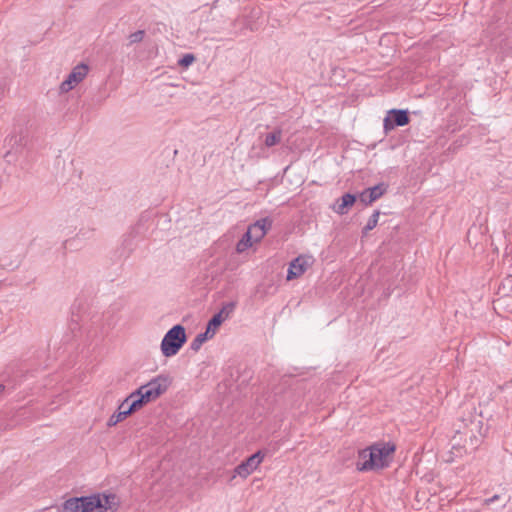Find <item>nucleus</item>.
<instances>
[{
  "instance_id": "1",
  "label": "nucleus",
  "mask_w": 512,
  "mask_h": 512,
  "mask_svg": "<svg viewBox=\"0 0 512 512\" xmlns=\"http://www.w3.org/2000/svg\"><path fill=\"white\" fill-rule=\"evenodd\" d=\"M118 500L114 494L74 497L63 503V512H114Z\"/></svg>"
},
{
  "instance_id": "2",
  "label": "nucleus",
  "mask_w": 512,
  "mask_h": 512,
  "mask_svg": "<svg viewBox=\"0 0 512 512\" xmlns=\"http://www.w3.org/2000/svg\"><path fill=\"white\" fill-rule=\"evenodd\" d=\"M395 446L389 443H378L359 452L357 469L359 471L380 470L390 463Z\"/></svg>"
},
{
  "instance_id": "3",
  "label": "nucleus",
  "mask_w": 512,
  "mask_h": 512,
  "mask_svg": "<svg viewBox=\"0 0 512 512\" xmlns=\"http://www.w3.org/2000/svg\"><path fill=\"white\" fill-rule=\"evenodd\" d=\"M185 328L178 324L169 329L164 335L160 349L163 356L169 358L175 356L186 343Z\"/></svg>"
},
{
  "instance_id": "4",
  "label": "nucleus",
  "mask_w": 512,
  "mask_h": 512,
  "mask_svg": "<svg viewBox=\"0 0 512 512\" xmlns=\"http://www.w3.org/2000/svg\"><path fill=\"white\" fill-rule=\"evenodd\" d=\"M89 67L87 64L80 63L76 65L67 75L66 79L60 84L59 92L61 94L68 93L77 87L87 77Z\"/></svg>"
},
{
  "instance_id": "5",
  "label": "nucleus",
  "mask_w": 512,
  "mask_h": 512,
  "mask_svg": "<svg viewBox=\"0 0 512 512\" xmlns=\"http://www.w3.org/2000/svg\"><path fill=\"white\" fill-rule=\"evenodd\" d=\"M314 263V259L310 255H299L294 260H292L289 264L287 270V280L290 281L292 279L298 278L303 275L308 268H310Z\"/></svg>"
},
{
  "instance_id": "6",
  "label": "nucleus",
  "mask_w": 512,
  "mask_h": 512,
  "mask_svg": "<svg viewBox=\"0 0 512 512\" xmlns=\"http://www.w3.org/2000/svg\"><path fill=\"white\" fill-rule=\"evenodd\" d=\"M265 454L262 451H257L248 457L245 461L240 463L234 469L235 475L240 476L241 478H247L250 474H252L262 463L264 460Z\"/></svg>"
},
{
  "instance_id": "7",
  "label": "nucleus",
  "mask_w": 512,
  "mask_h": 512,
  "mask_svg": "<svg viewBox=\"0 0 512 512\" xmlns=\"http://www.w3.org/2000/svg\"><path fill=\"white\" fill-rule=\"evenodd\" d=\"M409 123V116L407 111L391 109L387 112L383 121L385 132L393 130L397 126H405Z\"/></svg>"
},
{
  "instance_id": "8",
  "label": "nucleus",
  "mask_w": 512,
  "mask_h": 512,
  "mask_svg": "<svg viewBox=\"0 0 512 512\" xmlns=\"http://www.w3.org/2000/svg\"><path fill=\"white\" fill-rule=\"evenodd\" d=\"M272 223L273 221L269 217L259 219L248 227L246 233L255 243L259 242L270 230Z\"/></svg>"
},
{
  "instance_id": "9",
  "label": "nucleus",
  "mask_w": 512,
  "mask_h": 512,
  "mask_svg": "<svg viewBox=\"0 0 512 512\" xmlns=\"http://www.w3.org/2000/svg\"><path fill=\"white\" fill-rule=\"evenodd\" d=\"M170 384L171 381L168 376L158 375L146 383V387L149 388L157 398H159L167 391Z\"/></svg>"
},
{
  "instance_id": "10",
  "label": "nucleus",
  "mask_w": 512,
  "mask_h": 512,
  "mask_svg": "<svg viewBox=\"0 0 512 512\" xmlns=\"http://www.w3.org/2000/svg\"><path fill=\"white\" fill-rule=\"evenodd\" d=\"M356 201V197L353 194H344L333 206L332 209L339 215H344L348 212V209L353 206Z\"/></svg>"
},
{
  "instance_id": "11",
  "label": "nucleus",
  "mask_w": 512,
  "mask_h": 512,
  "mask_svg": "<svg viewBox=\"0 0 512 512\" xmlns=\"http://www.w3.org/2000/svg\"><path fill=\"white\" fill-rule=\"evenodd\" d=\"M132 394L141 407L157 399L151 390L146 387V384L141 385L137 390L132 392Z\"/></svg>"
},
{
  "instance_id": "12",
  "label": "nucleus",
  "mask_w": 512,
  "mask_h": 512,
  "mask_svg": "<svg viewBox=\"0 0 512 512\" xmlns=\"http://www.w3.org/2000/svg\"><path fill=\"white\" fill-rule=\"evenodd\" d=\"M140 408L141 406L139 405V403L137 402L132 393L127 398H125L124 401L118 406V410L122 411L123 414L126 415V417Z\"/></svg>"
},
{
  "instance_id": "13",
  "label": "nucleus",
  "mask_w": 512,
  "mask_h": 512,
  "mask_svg": "<svg viewBox=\"0 0 512 512\" xmlns=\"http://www.w3.org/2000/svg\"><path fill=\"white\" fill-rule=\"evenodd\" d=\"M281 138H282V130L275 129L273 132L268 133L265 136V140H264L265 146L269 147V148L273 147L280 143Z\"/></svg>"
},
{
  "instance_id": "14",
  "label": "nucleus",
  "mask_w": 512,
  "mask_h": 512,
  "mask_svg": "<svg viewBox=\"0 0 512 512\" xmlns=\"http://www.w3.org/2000/svg\"><path fill=\"white\" fill-rule=\"evenodd\" d=\"M235 307H236L235 302L224 303L222 308L220 309V311L217 314H215L214 316H220V320H221V322H223L232 315V313L235 310Z\"/></svg>"
},
{
  "instance_id": "15",
  "label": "nucleus",
  "mask_w": 512,
  "mask_h": 512,
  "mask_svg": "<svg viewBox=\"0 0 512 512\" xmlns=\"http://www.w3.org/2000/svg\"><path fill=\"white\" fill-rule=\"evenodd\" d=\"M369 192L370 200L376 201L379 199L387 190V186L384 183H380L378 185H375L373 187L367 188Z\"/></svg>"
},
{
  "instance_id": "16",
  "label": "nucleus",
  "mask_w": 512,
  "mask_h": 512,
  "mask_svg": "<svg viewBox=\"0 0 512 512\" xmlns=\"http://www.w3.org/2000/svg\"><path fill=\"white\" fill-rule=\"evenodd\" d=\"M253 243L255 242L251 239V237L247 233H244V235L236 245V250L237 252L242 253L246 251L248 248H250L253 245Z\"/></svg>"
},
{
  "instance_id": "17",
  "label": "nucleus",
  "mask_w": 512,
  "mask_h": 512,
  "mask_svg": "<svg viewBox=\"0 0 512 512\" xmlns=\"http://www.w3.org/2000/svg\"><path fill=\"white\" fill-rule=\"evenodd\" d=\"M379 216H380V212L379 211H375L370 216V218L368 219L366 225L363 228V234H367L369 231H371L372 229H374L377 226L378 220H379Z\"/></svg>"
},
{
  "instance_id": "18",
  "label": "nucleus",
  "mask_w": 512,
  "mask_h": 512,
  "mask_svg": "<svg viewBox=\"0 0 512 512\" xmlns=\"http://www.w3.org/2000/svg\"><path fill=\"white\" fill-rule=\"evenodd\" d=\"M125 418H126V415L123 414L122 411H119L117 409V411L109 418L108 425L109 426H115L119 422L123 421Z\"/></svg>"
},
{
  "instance_id": "19",
  "label": "nucleus",
  "mask_w": 512,
  "mask_h": 512,
  "mask_svg": "<svg viewBox=\"0 0 512 512\" xmlns=\"http://www.w3.org/2000/svg\"><path fill=\"white\" fill-rule=\"evenodd\" d=\"M222 324L221 320H220V316H213L208 324H207V329H209L211 331L212 329V332H214L216 334L219 326Z\"/></svg>"
},
{
  "instance_id": "20",
  "label": "nucleus",
  "mask_w": 512,
  "mask_h": 512,
  "mask_svg": "<svg viewBox=\"0 0 512 512\" xmlns=\"http://www.w3.org/2000/svg\"><path fill=\"white\" fill-rule=\"evenodd\" d=\"M144 38V31L142 30H138L134 33H131L128 37L129 39V44H134V43H138L140 41H142Z\"/></svg>"
},
{
  "instance_id": "21",
  "label": "nucleus",
  "mask_w": 512,
  "mask_h": 512,
  "mask_svg": "<svg viewBox=\"0 0 512 512\" xmlns=\"http://www.w3.org/2000/svg\"><path fill=\"white\" fill-rule=\"evenodd\" d=\"M6 144L11 148V150L15 147V146H18L20 145V142H21V138H19L18 136L16 135H9L6 140H5Z\"/></svg>"
},
{
  "instance_id": "22",
  "label": "nucleus",
  "mask_w": 512,
  "mask_h": 512,
  "mask_svg": "<svg viewBox=\"0 0 512 512\" xmlns=\"http://www.w3.org/2000/svg\"><path fill=\"white\" fill-rule=\"evenodd\" d=\"M204 344V342L200 339V337L197 335L192 342L190 343V349L197 352L200 350L201 346Z\"/></svg>"
},
{
  "instance_id": "23",
  "label": "nucleus",
  "mask_w": 512,
  "mask_h": 512,
  "mask_svg": "<svg viewBox=\"0 0 512 512\" xmlns=\"http://www.w3.org/2000/svg\"><path fill=\"white\" fill-rule=\"evenodd\" d=\"M369 192L367 189H365L363 192L360 193L359 195V200L364 203L365 205H369L371 204L372 202H374V200H370V197H369Z\"/></svg>"
},
{
  "instance_id": "24",
  "label": "nucleus",
  "mask_w": 512,
  "mask_h": 512,
  "mask_svg": "<svg viewBox=\"0 0 512 512\" xmlns=\"http://www.w3.org/2000/svg\"><path fill=\"white\" fill-rule=\"evenodd\" d=\"M215 335L214 332H212V330L210 331L209 329L206 328L205 332L203 333H200L198 334V336L200 337V339L203 341V342H206L207 340L213 338Z\"/></svg>"
},
{
  "instance_id": "25",
  "label": "nucleus",
  "mask_w": 512,
  "mask_h": 512,
  "mask_svg": "<svg viewBox=\"0 0 512 512\" xmlns=\"http://www.w3.org/2000/svg\"><path fill=\"white\" fill-rule=\"evenodd\" d=\"M215 335L214 332H212V330L210 331L209 329L206 328L205 332L203 333H200L198 334V336L200 337V339L203 341V342H206L207 340L213 338Z\"/></svg>"
},
{
  "instance_id": "26",
  "label": "nucleus",
  "mask_w": 512,
  "mask_h": 512,
  "mask_svg": "<svg viewBox=\"0 0 512 512\" xmlns=\"http://www.w3.org/2000/svg\"><path fill=\"white\" fill-rule=\"evenodd\" d=\"M215 335L214 332H212V330L210 331L209 329L206 328L205 332L203 333H200L198 334V336L200 337V339L203 341V342H206L207 340L213 338Z\"/></svg>"
},
{
  "instance_id": "27",
  "label": "nucleus",
  "mask_w": 512,
  "mask_h": 512,
  "mask_svg": "<svg viewBox=\"0 0 512 512\" xmlns=\"http://www.w3.org/2000/svg\"><path fill=\"white\" fill-rule=\"evenodd\" d=\"M194 61V56L192 54L185 55L181 60L180 64L184 66L190 65Z\"/></svg>"
},
{
  "instance_id": "28",
  "label": "nucleus",
  "mask_w": 512,
  "mask_h": 512,
  "mask_svg": "<svg viewBox=\"0 0 512 512\" xmlns=\"http://www.w3.org/2000/svg\"><path fill=\"white\" fill-rule=\"evenodd\" d=\"M500 496L499 495H494L490 498H487L484 500V505H490L492 503H494L495 501L499 500Z\"/></svg>"
},
{
  "instance_id": "29",
  "label": "nucleus",
  "mask_w": 512,
  "mask_h": 512,
  "mask_svg": "<svg viewBox=\"0 0 512 512\" xmlns=\"http://www.w3.org/2000/svg\"><path fill=\"white\" fill-rule=\"evenodd\" d=\"M11 154V150L7 151V153L5 154V157H9Z\"/></svg>"
},
{
  "instance_id": "30",
  "label": "nucleus",
  "mask_w": 512,
  "mask_h": 512,
  "mask_svg": "<svg viewBox=\"0 0 512 512\" xmlns=\"http://www.w3.org/2000/svg\"><path fill=\"white\" fill-rule=\"evenodd\" d=\"M4 387L0 385V393L3 391Z\"/></svg>"
}]
</instances>
